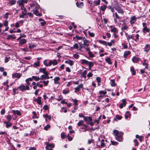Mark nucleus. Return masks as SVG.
I'll return each instance as SVG.
<instances>
[{"label": "nucleus", "mask_w": 150, "mask_h": 150, "mask_svg": "<svg viewBox=\"0 0 150 150\" xmlns=\"http://www.w3.org/2000/svg\"><path fill=\"white\" fill-rule=\"evenodd\" d=\"M136 137L137 138H138L140 141H142V140L143 139V138L142 136H140L138 134H137L136 135Z\"/></svg>", "instance_id": "nucleus-37"}, {"label": "nucleus", "mask_w": 150, "mask_h": 150, "mask_svg": "<svg viewBox=\"0 0 150 150\" xmlns=\"http://www.w3.org/2000/svg\"><path fill=\"white\" fill-rule=\"evenodd\" d=\"M89 35L91 37H93L94 36V34L93 33H91L90 31L88 32Z\"/></svg>", "instance_id": "nucleus-59"}, {"label": "nucleus", "mask_w": 150, "mask_h": 150, "mask_svg": "<svg viewBox=\"0 0 150 150\" xmlns=\"http://www.w3.org/2000/svg\"><path fill=\"white\" fill-rule=\"evenodd\" d=\"M75 38H76L77 40H82L83 38L81 37H79V36L76 35L75 36Z\"/></svg>", "instance_id": "nucleus-53"}, {"label": "nucleus", "mask_w": 150, "mask_h": 150, "mask_svg": "<svg viewBox=\"0 0 150 150\" xmlns=\"http://www.w3.org/2000/svg\"><path fill=\"white\" fill-rule=\"evenodd\" d=\"M27 41L26 39H21L19 42V44L21 45L24 44L26 43Z\"/></svg>", "instance_id": "nucleus-20"}, {"label": "nucleus", "mask_w": 150, "mask_h": 150, "mask_svg": "<svg viewBox=\"0 0 150 150\" xmlns=\"http://www.w3.org/2000/svg\"><path fill=\"white\" fill-rule=\"evenodd\" d=\"M61 138L63 139L67 137V136L64 133H62L61 134Z\"/></svg>", "instance_id": "nucleus-35"}, {"label": "nucleus", "mask_w": 150, "mask_h": 150, "mask_svg": "<svg viewBox=\"0 0 150 150\" xmlns=\"http://www.w3.org/2000/svg\"><path fill=\"white\" fill-rule=\"evenodd\" d=\"M39 21L40 22V23L42 26H44L46 24V22L42 18H40Z\"/></svg>", "instance_id": "nucleus-24"}, {"label": "nucleus", "mask_w": 150, "mask_h": 150, "mask_svg": "<svg viewBox=\"0 0 150 150\" xmlns=\"http://www.w3.org/2000/svg\"><path fill=\"white\" fill-rule=\"evenodd\" d=\"M69 90H68L67 91L65 90H64L62 91L63 93L65 94L68 93H69Z\"/></svg>", "instance_id": "nucleus-49"}, {"label": "nucleus", "mask_w": 150, "mask_h": 150, "mask_svg": "<svg viewBox=\"0 0 150 150\" xmlns=\"http://www.w3.org/2000/svg\"><path fill=\"white\" fill-rule=\"evenodd\" d=\"M15 36L14 35H8L6 38V39L9 40L11 39H15L16 38V37H14Z\"/></svg>", "instance_id": "nucleus-17"}, {"label": "nucleus", "mask_w": 150, "mask_h": 150, "mask_svg": "<svg viewBox=\"0 0 150 150\" xmlns=\"http://www.w3.org/2000/svg\"><path fill=\"white\" fill-rule=\"evenodd\" d=\"M117 11L119 13L121 14L123 13L124 12L123 9H122L121 8L118 9V10H117Z\"/></svg>", "instance_id": "nucleus-41"}, {"label": "nucleus", "mask_w": 150, "mask_h": 150, "mask_svg": "<svg viewBox=\"0 0 150 150\" xmlns=\"http://www.w3.org/2000/svg\"><path fill=\"white\" fill-rule=\"evenodd\" d=\"M130 113L129 111H127L125 115V117L126 119H128V117L130 116Z\"/></svg>", "instance_id": "nucleus-31"}, {"label": "nucleus", "mask_w": 150, "mask_h": 150, "mask_svg": "<svg viewBox=\"0 0 150 150\" xmlns=\"http://www.w3.org/2000/svg\"><path fill=\"white\" fill-rule=\"evenodd\" d=\"M43 64L46 67H47L48 66H49V64H47V60H45L44 61Z\"/></svg>", "instance_id": "nucleus-56"}, {"label": "nucleus", "mask_w": 150, "mask_h": 150, "mask_svg": "<svg viewBox=\"0 0 150 150\" xmlns=\"http://www.w3.org/2000/svg\"><path fill=\"white\" fill-rule=\"evenodd\" d=\"M125 35L127 37V38L128 40L131 39H134L133 37H132V35H128L127 33H126Z\"/></svg>", "instance_id": "nucleus-26"}, {"label": "nucleus", "mask_w": 150, "mask_h": 150, "mask_svg": "<svg viewBox=\"0 0 150 150\" xmlns=\"http://www.w3.org/2000/svg\"><path fill=\"white\" fill-rule=\"evenodd\" d=\"M46 68H40L39 69V72L40 73H43L44 74H46L47 75L48 73L46 71Z\"/></svg>", "instance_id": "nucleus-9"}, {"label": "nucleus", "mask_w": 150, "mask_h": 150, "mask_svg": "<svg viewBox=\"0 0 150 150\" xmlns=\"http://www.w3.org/2000/svg\"><path fill=\"white\" fill-rule=\"evenodd\" d=\"M12 76L13 78H19L21 76V74L19 73H16L15 74H13L12 75Z\"/></svg>", "instance_id": "nucleus-10"}, {"label": "nucleus", "mask_w": 150, "mask_h": 150, "mask_svg": "<svg viewBox=\"0 0 150 150\" xmlns=\"http://www.w3.org/2000/svg\"><path fill=\"white\" fill-rule=\"evenodd\" d=\"M43 108L45 110H47L48 109V107L47 105H45L44 106Z\"/></svg>", "instance_id": "nucleus-64"}, {"label": "nucleus", "mask_w": 150, "mask_h": 150, "mask_svg": "<svg viewBox=\"0 0 150 150\" xmlns=\"http://www.w3.org/2000/svg\"><path fill=\"white\" fill-rule=\"evenodd\" d=\"M10 59V57H6L5 59H4V62L5 63H6L7 62H8L9 60Z\"/></svg>", "instance_id": "nucleus-44"}, {"label": "nucleus", "mask_w": 150, "mask_h": 150, "mask_svg": "<svg viewBox=\"0 0 150 150\" xmlns=\"http://www.w3.org/2000/svg\"><path fill=\"white\" fill-rule=\"evenodd\" d=\"M35 46V45H31L30 44H29V47L30 49H32Z\"/></svg>", "instance_id": "nucleus-62"}, {"label": "nucleus", "mask_w": 150, "mask_h": 150, "mask_svg": "<svg viewBox=\"0 0 150 150\" xmlns=\"http://www.w3.org/2000/svg\"><path fill=\"white\" fill-rule=\"evenodd\" d=\"M50 127V125L47 124L46 126L44 127V129L45 130H47Z\"/></svg>", "instance_id": "nucleus-48"}, {"label": "nucleus", "mask_w": 150, "mask_h": 150, "mask_svg": "<svg viewBox=\"0 0 150 150\" xmlns=\"http://www.w3.org/2000/svg\"><path fill=\"white\" fill-rule=\"evenodd\" d=\"M130 52L129 51H126L124 54V57L125 58H126L127 56L130 54Z\"/></svg>", "instance_id": "nucleus-25"}, {"label": "nucleus", "mask_w": 150, "mask_h": 150, "mask_svg": "<svg viewBox=\"0 0 150 150\" xmlns=\"http://www.w3.org/2000/svg\"><path fill=\"white\" fill-rule=\"evenodd\" d=\"M112 144L113 145H117L118 143L116 141H111Z\"/></svg>", "instance_id": "nucleus-60"}, {"label": "nucleus", "mask_w": 150, "mask_h": 150, "mask_svg": "<svg viewBox=\"0 0 150 150\" xmlns=\"http://www.w3.org/2000/svg\"><path fill=\"white\" fill-rule=\"evenodd\" d=\"M146 23H142L143 26L144 27L143 29V31L144 32L145 31L147 32H149L150 31V30L149 29L147 28L146 26Z\"/></svg>", "instance_id": "nucleus-6"}, {"label": "nucleus", "mask_w": 150, "mask_h": 150, "mask_svg": "<svg viewBox=\"0 0 150 150\" xmlns=\"http://www.w3.org/2000/svg\"><path fill=\"white\" fill-rule=\"evenodd\" d=\"M7 119H8L9 122L11 121L12 119V117L11 115H8L7 116Z\"/></svg>", "instance_id": "nucleus-47"}, {"label": "nucleus", "mask_w": 150, "mask_h": 150, "mask_svg": "<svg viewBox=\"0 0 150 150\" xmlns=\"http://www.w3.org/2000/svg\"><path fill=\"white\" fill-rule=\"evenodd\" d=\"M112 83L111 84V86H115L116 83L115 82V80L114 79H112L111 80Z\"/></svg>", "instance_id": "nucleus-45"}, {"label": "nucleus", "mask_w": 150, "mask_h": 150, "mask_svg": "<svg viewBox=\"0 0 150 150\" xmlns=\"http://www.w3.org/2000/svg\"><path fill=\"white\" fill-rule=\"evenodd\" d=\"M142 65L144 66H145V69H147L148 68V63L146 62H143L142 63Z\"/></svg>", "instance_id": "nucleus-40"}, {"label": "nucleus", "mask_w": 150, "mask_h": 150, "mask_svg": "<svg viewBox=\"0 0 150 150\" xmlns=\"http://www.w3.org/2000/svg\"><path fill=\"white\" fill-rule=\"evenodd\" d=\"M89 66V68L90 69H91V67L93 65V64L91 62H88V64Z\"/></svg>", "instance_id": "nucleus-34"}, {"label": "nucleus", "mask_w": 150, "mask_h": 150, "mask_svg": "<svg viewBox=\"0 0 150 150\" xmlns=\"http://www.w3.org/2000/svg\"><path fill=\"white\" fill-rule=\"evenodd\" d=\"M73 47L75 49H78L79 48V46L77 43H75L73 45Z\"/></svg>", "instance_id": "nucleus-54"}, {"label": "nucleus", "mask_w": 150, "mask_h": 150, "mask_svg": "<svg viewBox=\"0 0 150 150\" xmlns=\"http://www.w3.org/2000/svg\"><path fill=\"white\" fill-rule=\"evenodd\" d=\"M108 8L110 9L111 11L113 12H114V8L112 7L111 6H108Z\"/></svg>", "instance_id": "nucleus-63"}, {"label": "nucleus", "mask_w": 150, "mask_h": 150, "mask_svg": "<svg viewBox=\"0 0 150 150\" xmlns=\"http://www.w3.org/2000/svg\"><path fill=\"white\" fill-rule=\"evenodd\" d=\"M87 73V71L84 70L83 72H82L81 74V76L85 79L86 77V74Z\"/></svg>", "instance_id": "nucleus-22"}, {"label": "nucleus", "mask_w": 150, "mask_h": 150, "mask_svg": "<svg viewBox=\"0 0 150 150\" xmlns=\"http://www.w3.org/2000/svg\"><path fill=\"white\" fill-rule=\"evenodd\" d=\"M41 97H38L37 98L34 99V100L35 102H37V103L39 105H40L41 104Z\"/></svg>", "instance_id": "nucleus-13"}, {"label": "nucleus", "mask_w": 150, "mask_h": 150, "mask_svg": "<svg viewBox=\"0 0 150 150\" xmlns=\"http://www.w3.org/2000/svg\"><path fill=\"white\" fill-rule=\"evenodd\" d=\"M60 80V78L59 77L57 76L55 77L54 80V83L55 84H58L59 83V82L58 81Z\"/></svg>", "instance_id": "nucleus-16"}, {"label": "nucleus", "mask_w": 150, "mask_h": 150, "mask_svg": "<svg viewBox=\"0 0 150 150\" xmlns=\"http://www.w3.org/2000/svg\"><path fill=\"white\" fill-rule=\"evenodd\" d=\"M49 82V81H40V82H43L44 83V84L45 86H47V85Z\"/></svg>", "instance_id": "nucleus-46"}, {"label": "nucleus", "mask_w": 150, "mask_h": 150, "mask_svg": "<svg viewBox=\"0 0 150 150\" xmlns=\"http://www.w3.org/2000/svg\"><path fill=\"white\" fill-rule=\"evenodd\" d=\"M83 121L82 120H80L77 124V125L78 126H80L81 125H83L85 127H87L88 126V125H86L85 124H83Z\"/></svg>", "instance_id": "nucleus-15"}, {"label": "nucleus", "mask_w": 150, "mask_h": 150, "mask_svg": "<svg viewBox=\"0 0 150 150\" xmlns=\"http://www.w3.org/2000/svg\"><path fill=\"white\" fill-rule=\"evenodd\" d=\"M25 86L24 85H21L18 87V89H19L22 91H24L25 90Z\"/></svg>", "instance_id": "nucleus-18"}, {"label": "nucleus", "mask_w": 150, "mask_h": 150, "mask_svg": "<svg viewBox=\"0 0 150 150\" xmlns=\"http://www.w3.org/2000/svg\"><path fill=\"white\" fill-rule=\"evenodd\" d=\"M88 54L91 57H93L94 56V55L90 51L88 52Z\"/></svg>", "instance_id": "nucleus-51"}, {"label": "nucleus", "mask_w": 150, "mask_h": 150, "mask_svg": "<svg viewBox=\"0 0 150 150\" xmlns=\"http://www.w3.org/2000/svg\"><path fill=\"white\" fill-rule=\"evenodd\" d=\"M9 14V13H6L4 15V17L6 19H7L8 18V15Z\"/></svg>", "instance_id": "nucleus-57"}, {"label": "nucleus", "mask_w": 150, "mask_h": 150, "mask_svg": "<svg viewBox=\"0 0 150 150\" xmlns=\"http://www.w3.org/2000/svg\"><path fill=\"white\" fill-rule=\"evenodd\" d=\"M48 74L49 73H48L47 74V75L45 74V75H42L40 77V79L42 80L43 79H49L50 78V77L48 76Z\"/></svg>", "instance_id": "nucleus-7"}, {"label": "nucleus", "mask_w": 150, "mask_h": 150, "mask_svg": "<svg viewBox=\"0 0 150 150\" xmlns=\"http://www.w3.org/2000/svg\"><path fill=\"white\" fill-rule=\"evenodd\" d=\"M126 102L125 99L122 100V103H121L119 106L120 108H122L123 106H125L126 104Z\"/></svg>", "instance_id": "nucleus-11"}, {"label": "nucleus", "mask_w": 150, "mask_h": 150, "mask_svg": "<svg viewBox=\"0 0 150 150\" xmlns=\"http://www.w3.org/2000/svg\"><path fill=\"white\" fill-rule=\"evenodd\" d=\"M4 123L6 124V127L7 128L11 127L12 125V123L9 121H6L4 122Z\"/></svg>", "instance_id": "nucleus-19"}, {"label": "nucleus", "mask_w": 150, "mask_h": 150, "mask_svg": "<svg viewBox=\"0 0 150 150\" xmlns=\"http://www.w3.org/2000/svg\"><path fill=\"white\" fill-rule=\"evenodd\" d=\"M55 65L57 64V62L56 59H53V60H50L49 63V65L50 66L52 64Z\"/></svg>", "instance_id": "nucleus-5"}, {"label": "nucleus", "mask_w": 150, "mask_h": 150, "mask_svg": "<svg viewBox=\"0 0 150 150\" xmlns=\"http://www.w3.org/2000/svg\"><path fill=\"white\" fill-rule=\"evenodd\" d=\"M45 144L46 145L45 147L46 150H53L51 148L54 147V145L52 144H50L48 142H47Z\"/></svg>", "instance_id": "nucleus-3"}, {"label": "nucleus", "mask_w": 150, "mask_h": 150, "mask_svg": "<svg viewBox=\"0 0 150 150\" xmlns=\"http://www.w3.org/2000/svg\"><path fill=\"white\" fill-rule=\"evenodd\" d=\"M114 135L115 136V138L117 141H122L123 138L122 136L123 135V133L122 132H119L118 131L114 129L113 131Z\"/></svg>", "instance_id": "nucleus-2"}, {"label": "nucleus", "mask_w": 150, "mask_h": 150, "mask_svg": "<svg viewBox=\"0 0 150 150\" xmlns=\"http://www.w3.org/2000/svg\"><path fill=\"white\" fill-rule=\"evenodd\" d=\"M40 61H38L37 62H36V63L35 62L34 64L35 65V66L36 67H37V66H40Z\"/></svg>", "instance_id": "nucleus-52"}, {"label": "nucleus", "mask_w": 150, "mask_h": 150, "mask_svg": "<svg viewBox=\"0 0 150 150\" xmlns=\"http://www.w3.org/2000/svg\"><path fill=\"white\" fill-rule=\"evenodd\" d=\"M30 7L33 8V13L35 15L40 16H42L41 13H39L38 9L40 7V6L36 2L33 3L30 5Z\"/></svg>", "instance_id": "nucleus-1"}, {"label": "nucleus", "mask_w": 150, "mask_h": 150, "mask_svg": "<svg viewBox=\"0 0 150 150\" xmlns=\"http://www.w3.org/2000/svg\"><path fill=\"white\" fill-rule=\"evenodd\" d=\"M88 61L87 60H86L85 59H83L82 61V63H81L82 64H88Z\"/></svg>", "instance_id": "nucleus-42"}, {"label": "nucleus", "mask_w": 150, "mask_h": 150, "mask_svg": "<svg viewBox=\"0 0 150 150\" xmlns=\"http://www.w3.org/2000/svg\"><path fill=\"white\" fill-rule=\"evenodd\" d=\"M17 3L20 6H24V4L23 3V2L22 1V0H19L17 1Z\"/></svg>", "instance_id": "nucleus-33"}, {"label": "nucleus", "mask_w": 150, "mask_h": 150, "mask_svg": "<svg viewBox=\"0 0 150 150\" xmlns=\"http://www.w3.org/2000/svg\"><path fill=\"white\" fill-rule=\"evenodd\" d=\"M100 0H98L97 1H95L93 2V4L94 6H97L100 4Z\"/></svg>", "instance_id": "nucleus-29"}, {"label": "nucleus", "mask_w": 150, "mask_h": 150, "mask_svg": "<svg viewBox=\"0 0 150 150\" xmlns=\"http://www.w3.org/2000/svg\"><path fill=\"white\" fill-rule=\"evenodd\" d=\"M97 24H98V25L101 28L103 27V22L102 20H101V22L100 21H98V22H97Z\"/></svg>", "instance_id": "nucleus-30"}, {"label": "nucleus", "mask_w": 150, "mask_h": 150, "mask_svg": "<svg viewBox=\"0 0 150 150\" xmlns=\"http://www.w3.org/2000/svg\"><path fill=\"white\" fill-rule=\"evenodd\" d=\"M84 119L85 121H86L87 124H88L89 122L92 121V118L90 117H84Z\"/></svg>", "instance_id": "nucleus-12"}, {"label": "nucleus", "mask_w": 150, "mask_h": 150, "mask_svg": "<svg viewBox=\"0 0 150 150\" xmlns=\"http://www.w3.org/2000/svg\"><path fill=\"white\" fill-rule=\"evenodd\" d=\"M82 41L83 42V45L87 46H88L89 45L88 44L89 43V41L86 39V38L84 37H83Z\"/></svg>", "instance_id": "nucleus-8"}, {"label": "nucleus", "mask_w": 150, "mask_h": 150, "mask_svg": "<svg viewBox=\"0 0 150 150\" xmlns=\"http://www.w3.org/2000/svg\"><path fill=\"white\" fill-rule=\"evenodd\" d=\"M83 84L82 83L80 84L77 87L75 88L74 89L75 90L74 92L75 93H77L80 91L81 88H83Z\"/></svg>", "instance_id": "nucleus-4"}, {"label": "nucleus", "mask_w": 150, "mask_h": 150, "mask_svg": "<svg viewBox=\"0 0 150 150\" xmlns=\"http://www.w3.org/2000/svg\"><path fill=\"white\" fill-rule=\"evenodd\" d=\"M5 113V109H3L1 111V114L2 115H4Z\"/></svg>", "instance_id": "nucleus-61"}, {"label": "nucleus", "mask_w": 150, "mask_h": 150, "mask_svg": "<svg viewBox=\"0 0 150 150\" xmlns=\"http://www.w3.org/2000/svg\"><path fill=\"white\" fill-rule=\"evenodd\" d=\"M76 4L77 7L80 8L81 6H83V2H81L79 3L78 2H77L76 3Z\"/></svg>", "instance_id": "nucleus-23"}, {"label": "nucleus", "mask_w": 150, "mask_h": 150, "mask_svg": "<svg viewBox=\"0 0 150 150\" xmlns=\"http://www.w3.org/2000/svg\"><path fill=\"white\" fill-rule=\"evenodd\" d=\"M132 60L133 62L137 63L139 61V59L135 57H134L132 58Z\"/></svg>", "instance_id": "nucleus-21"}, {"label": "nucleus", "mask_w": 150, "mask_h": 150, "mask_svg": "<svg viewBox=\"0 0 150 150\" xmlns=\"http://www.w3.org/2000/svg\"><path fill=\"white\" fill-rule=\"evenodd\" d=\"M117 31V29L116 28L114 27H111V31L112 32H113L114 33H115Z\"/></svg>", "instance_id": "nucleus-43"}, {"label": "nucleus", "mask_w": 150, "mask_h": 150, "mask_svg": "<svg viewBox=\"0 0 150 150\" xmlns=\"http://www.w3.org/2000/svg\"><path fill=\"white\" fill-rule=\"evenodd\" d=\"M114 7L116 11H117V10H118V9L121 8L120 6V5L118 4H117Z\"/></svg>", "instance_id": "nucleus-39"}, {"label": "nucleus", "mask_w": 150, "mask_h": 150, "mask_svg": "<svg viewBox=\"0 0 150 150\" xmlns=\"http://www.w3.org/2000/svg\"><path fill=\"white\" fill-rule=\"evenodd\" d=\"M139 35L138 34H137L136 36V39L135 41H138L139 40Z\"/></svg>", "instance_id": "nucleus-58"}, {"label": "nucleus", "mask_w": 150, "mask_h": 150, "mask_svg": "<svg viewBox=\"0 0 150 150\" xmlns=\"http://www.w3.org/2000/svg\"><path fill=\"white\" fill-rule=\"evenodd\" d=\"M106 61L109 64H112V62L111 61L109 57H108L105 59Z\"/></svg>", "instance_id": "nucleus-36"}, {"label": "nucleus", "mask_w": 150, "mask_h": 150, "mask_svg": "<svg viewBox=\"0 0 150 150\" xmlns=\"http://www.w3.org/2000/svg\"><path fill=\"white\" fill-rule=\"evenodd\" d=\"M32 78L35 80L36 81H39L40 79V78L39 77H36L35 76H32Z\"/></svg>", "instance_id": "nucleus-38"}, {"label": "nucleus", "mask_w": 150, "mask_h": 150, "mask_svg": "<svg viewBox=\"0 0 150 150\" xmlns=\"http://www.w3.org/2000/svg\"><path fill=\"white\" fill-rule=\"evenodd\" d=\"M68 64H69L71 66H72L73 64V61L71 60H69Z\"/></svg>", "instance_id": "nucleus-55"}, {"label": "nucleus", "mask_w": 150, "mask_h": 150, "mask_svg": "<svg viewBox=\"0 0 150 150\" xmlns=\"http://www.w3.org/2000/svg\"><path fill=\"white\" fill-rule=\"evenodd\" d=\"M130 71L132 73V75H134L135 74V71H134V67H131L130 68Z\"/></svg>", "instance_id": "nucleus-28"}, {"label": "nucleus", "mask_w": 150, "mask_h": 150, "mask_svg": "<svg viewBox=\"0 0 150 150\" xmlns=\"http://www.w3.org/2000/svg\"><path fill=\"white\" fill-rule=\"evenodd\" d=\"M72 100H73V102L74 103V105L75 106H76L78 105V103L77 102L78 100L76 99H75L74 100L72 99Z\"/></svg>", "instance_id": "nucleus-50"}, {"label": "nucleus", "mask_w": 150, "mask_h": 150, "mask_svg": "<svg viewBox=\"0 0 150 150\" xmlns=\"http://www.w3.org/2000/svg\"><path fill=\"white\" fill-rule=\"evenodd\" d=\"M136 21V18L135 16L132 17L130 18V23L131 24H134Z\"/></svg>", "instance_id": "nucleus-14"}, {"label": "nucleus", "mask_w": 150, "mask_h": 150, "mask_svg": "<svg viewBox=\"0 0 150 150\" xmlns=\"http://www.w3.org/2000/svg\"><path fill=\"white\" fill-rule=\"evenodd\" d=\"M16 3V0H12L9 1V4H10V5H13L15 4Z\"/></svg>", "instance_id": "nucleus-32"}, {"label": "nucleus", "mask_w": 150, "mask_h": 150, "mask_svg": "<svg viewBox=\"0 0 150 150\" xmlns=\"http://www.w3.org/2000/svg\"><path fill=\"white\" fill-rule=\"evenodd\" d=\"M122 116L117 115H116V117L114 118V120L116 121H117V119L118 120H120L122 118Z\"/></svg>", "instance_id": "nucleus-27"}]
</instances>
